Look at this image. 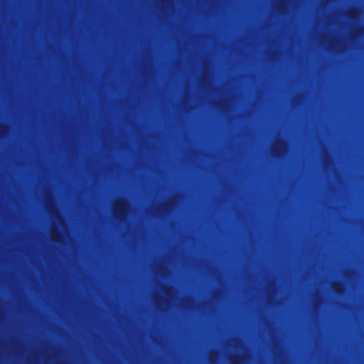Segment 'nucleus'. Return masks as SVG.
Returning a JSON list of instances; mask_svg holds the SVG:
<instances>
[{
	"instance_id": "10",
	"label": "nucleus",
	"mask_w": 364,
	"mask_h": 364,
	"mask_svg": "<svg viewBox=\"0 0 364 364\" xmlns=\"http://www.w3.org/2000/svg\"><path fill=\"white\" fill-rule=\"evenodd\" d=\"M209 362L211 363H213V357L212 354L209 355Z\"/></svg>"
},
{
	"instance_id": "3",
	"label": "nucleus",
	"mask_w": 364,
	"mask_h": 364,
	"mask_svg": "<svg viewBox=\"0 0 364 364\" xmlns=\"http://www.w3.org/2000/svg\"><path fill=\"white\" fill-rule=\"evenodd\" d=\"M228 344L232 346L234 348L237 350H240L242 351V353L240 354L237 358L241 362V363H246L249 358L250 355L248 353V350H247L244 343L242 341L240 338H232L229 340L227 342Z\"/></svg>"
},
{
	"instance_id": "5",
	"label": "nucleus",
	"mask_w": 364,
	"mask_h": 364,
	"mask_svg": "<svg viewBox=\"0 0 364 364\" xmlns=\"http://www.w3.org/2000/svg\"><path fill=\"white\" fill-rule=\"evenodd\" d=\"M320 38L322 40H325L326 41V48L329 50H335L338 52H341L343 50H344V47H343L337 38H335L333 37L326 36H324V35H321Z\"/></svg>"
},
{
	"instance_id": "4",
	"label": "nucleus",
	"mask_w": 364,
	"mask_h": 364,
	"mask_svg": "<svg viewBox=\"0 0 364 364\" xmlns=\"http://www.w3.org/2000/svg\"><path fill=\"white\" fill-rule=\"evenodd\" d=\"M287 146L286 142L282 139H276L273 141L270 146V151L273 156L279 157L282 156L287 152Z\"/></svg>"
},
{
	"instance_id": "9",
	"label": "nucleus",
	"mask_w": 364,
	"mask_h": 364,
	"mask_svg": "<svg viewBox=\"0 0 364 364\" xmlns=\"http://www.w3.org/2000/svg\"><path fill=\"white\" fill-rule=\"evenodd\" d=\"M164 291L166 295L169 294L170 289L168 288H164Z\"/></svg>"
},
{
	"instance_id": "2",
	"label": "nucleus",
	"mask_w": 364,
	"mask_h": 364,
	"mask_svg": "<svg viewBox=\"0 0 364 364\" xmlns=\"http://www.w3.org/2000/svg\"><path fill=\"white\" fill-rule=\"evenodd\" d=\"M269 336L274 360L278 362L279 364H286L285 353L279 340L273 335L272 332H270Z\"/></svg>"
},
{
	"instance_id": "6",
	"label": "nucleus",
	"mask_w": 364,
	"mask_h": 364,
	"mask_svg": "<svg viewBox=\"0 0 364 364\" xmlns=\"http://www.w3.org/2000/svg\"><path fill=\"white\" fill-rule=\"evenodd\" d=\"M46 207L47 209L53 215L58 223H60L61 225H63V221L61 217L60 216L59 213H58L54 203L51 200H47Z\"/></svg>"
},
{
	"instance_id": "7",
	"label": "nucleus",
	"mask_w": 364,
	"mask_h": 364,
	"mask_svg": "<svg viewBox=\"0 0 364 364\" xmlns=\"http://www.w3.org/2000/svg\"><path fill=\"white\" fill-rule=\"evenodd\" d=\"M50 237H51V239L55 242H60V240H61V235H60V232H58L57 228L55 227H54L53 225H52L51 229H50Z\"/></svg>"
},
{
	"instance_id": "11",
	"label": "nucleus",
	"mask_w": 364,
	"mask_h": 364,
	"mask_svg": "<svg viewBox=\"0 0 364 364\" xmlns=\"http://www.w3.org/2000/svg\"><path fill=\"white\" fill-rule=\"evenodd\" d=\"M282 2L281 1H279L277 2V4H278V5H281V4H282Z\"/></svg>"
},
{
	"instance_id": "8",
	"label": "nucleus",
	"mask_w": 364,
	"mask_h": 364,
	"mask_svg": "<svg viewBox=\"0 0 364 364\" xmlns=\"http://www.w3.org/2000/svg\"><path fill=\"white\" fill-rule=\"evenodd\" d=\"M333 288L334 291L338 293H341L343 291V287L339 284H333Z\"/></svg>"
},
{
	"instance_id": "1",
	"label": "nucleus",
	"mask_w": 364,
	"mask_h": 364,
	"mask_svg": "<svg viewBox=\"0 0 364 364\" xmlns=\"http://www.w3.org/2000/svg\"><path fill=\"white\" fill-rule=\"evenodd\" d=\"M130 210L129 203L123 198L114 200L112 204V211L114 217L120 221H124Z\"/></svg>"
}]
</instances>
